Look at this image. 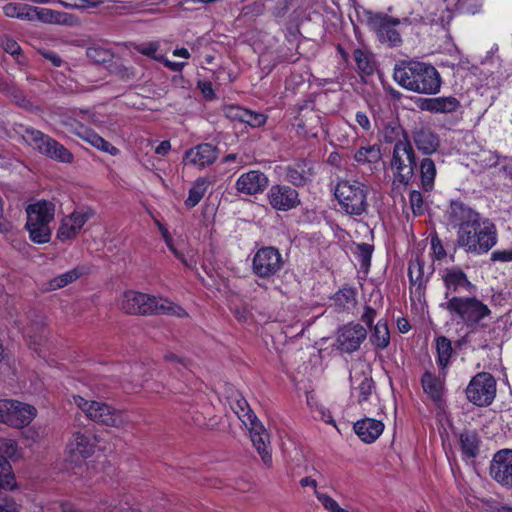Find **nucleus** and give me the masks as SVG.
I'll return each mask as SVG.
<instances>
[{
  "label": "nucleus",
  "instance_id": "obj_1",
  "mask_svg": "<svg viewBox=\"0 0 512 512\" xmlns=\"http://www.w3.org/2000/svg\"><path fill=\"white\" fill-rule=\"evenodd\" d=\"M448 224L458 228L456 243L467 253L485 254L497 243L494 223L460 201H452L446 211Z\"/></svg>",
  "mask_w": 512,
  "mask_h": 512
},
{
  "label": "nucleus",
  "instance_id": "obj_2",
  "mask_svg": "<svg viewBox=\"0 0 512 512\" xmlns=\"http://www.w3.org/2000/svg\"><path fill=\"white\" fill-rule=\"evenodd\" d=\"M393 78L403 88L419 94H436L441 88L439 72L424 62H402L394 68Z\"/></svg>",
  "mask_w": 512,
  "mask_h": 512
},
{
  "label": "nucleus",
  "instance_id": "obj_3",
  "mask_svg": "<svg viewBox=\"0 0 512 512\" xmlns=\"http://www.w3.org/2000/svg\"><path fill=\"white\" fill-rule=\"evenodd\" d=\"M120 309L131 315H173L179 318L187 316L186 311L168 299L129 290L123 293Z\"/></svg>",
  "mask_w": 512,
  "mask_h": 512
},
{
  "label": "nucleus",
  "instance_id": "obj_4",
  "mask_svg": "<svg viewBox=\"0 0 512 512\" xmlns=\"http://www.w3.org/2000/svg\"><path fill=\"white\" fill-rule=\"evenodd\" d=\"M230 406L237 417L249 430L253 446L260 455L262 462L266 466H271V444L270 437L263 424L258 420L256 414L250 408L246 399L235 394L230 398Z\"/></svg>",
  "mask_w": 512,
  "mask_h": 512
},
{
  "label": "nucleus",
  "instance_id": "obj_5",
  "mask_svg": "<svg viewBox=\"0 0 512 512\" xmlns=\"http://www.w3.org/2000/svg\"><path fill=\"white\" fill-rule=\"evenodd\" d=\"M453 319H459L467 327L475 328L491 315V310L477 297L452 296L447 302L441 304Z\"/></svg>",
  "mask_w": 512,
  "mask_h": 512
},
{
  "label": "nucleus",
  "instance_id": "obj_6",
  "mask_svg": "<svg viewBox=\"0 0 512 512\" xmlns=\"http://www.w3.org/2000/svg\"><path fill=\"white\" fill-rule=\"evenodd\" d=\"M55 206L52 202L42 200L30 204L26 208V229L34 243L44 244L50 241L52 229L50 223L54 219Z\"/></svg>",
  "mask_w": 512,
  "mask_h": 512
},
{
  "label": "nucleus",
  "instance_id": "obj_7",
  "mask_svg": "<svg viewBox=\"0 0 512 512\" xmlns=\"http://www.w3.org/2000/svg\"><path fill=\"white\" fill-rule=\"evenodd\" d=\"M72 402L92 421L97 424L122 428L129 423L127 414L111 405L95 400H87L80 395H73Z\"/></svg>",
  "mask_w": 512,
  "mask_h": 512
},
{
  "label": "nucleus",
  "instance_id": "obj_8",
  "mask_svg": "<svg viewBox=\"0 0 512 512\" xmlns=\"http://www.w3.org/2000/svg\"><path fill=\"white\" fill-rule=\"evenodd\" d=\"M369 187L357 180H341L335 196L341 208L351 216H360L367 211Z\"/></svg>",
  "mask_w": 512,
  "mask_h": 512
},
{
  "label": "nucleus",
  "instance_id": "obj_9",
  "mask_svg": "<svg viewBox=\"0 0 512 512\" xmlns=\"http://www.w3.org/2000/svg\"><path fill=\"white\" fill-rule=\"evenodd\" d=\"M417 167L416 155L409 137H404L394 144L391 169L399 183L408 185Z\"/></svg>",
  "mask_w": 512,
  "mask_h": 512
},
{
  "label": "nucleus",
  "instance_id": "obj_10",
  "mask_svg": "<svg viewBox=\"0 0 512 512\" xmlns=\"http://www.w3.org/2000/svg\"><path fill=\"white\" fill-rule=\"evenodd\" d=\"M23 139L33 149L55 161L71 163L73 160V155L68 149L40 130L26 128Z\"/></svg>",
  "mask_w": 512,
  "mask_h": 512
},
{
  "label": "nucleus",
  "instance_id": "obj_11",
  "mask_svg": "<svg viewBox=\"0 0 512 512\" xmlns=\"http://www.w3.org/2000/svg\"><path fill=\"white\" fill-rule=\"evenodd\" d=\"M367 23L381 43L387 44L389 47H398L402 44V38L396 27L401 23H408V18L401 20L384 13L368 12Z\"/></svg>",
  "mask_w": 512,
  "mask_h": 512
},
{
  "label": "nucleus",
  "instance_id": "obj_12",
  "mask_svg": "<svg viewBox=\"0 0 512 512\" xmlns=\"http://www.w3.org/2000/svg\"><path fill=\"white\" fill-rule=\"evenodd\" d=\"M496 380L488 372H479L472 377L465 393L469 402L479 407H487L496 397Z\"/></svg>",
  "mask_w": 512,
  "mask_h": 512
},
{
  "label": "nucleus",
  "instance_id": "obj_13",
  "mask_svg": "<svg viewBox=\"0 0 512 512\" xmlns=\"http://www.w3.org/2000/svg\"><path fill=\"white\" fill-rule=\"evenodd\" d=\"M284 266V259L280 251L273 246L258 249L252 258V272L261 279L270 280L277 275Z\"/></svg>",
  "mask_w": 512,
  "mask_h": 512
},
{
  "label": "nucleus",
  "instance_id": "obj_14",
  "mask_svg": "<svg viewBox=\"0 0 512 512\" xmlns=\"http://www.w3.org/2000/svg\"><path fill=\"white\" fill-rule=\"evenodd\" d=\"M18 457V446L15 440L0 438V488L13 490L16 488L15 476L8 458Z\"/></svg>",
  "mask_w": 512,
  "mask_h": 512
},
{
  "label": "nucleus",
  "instance_id": "obj_15",
  "mask_svg": "<svg viewBox=\"0 0 512 512\" xmlns=\"http://www.w3.org/2000/svg\"><path fill=\"white\" fill-rule=\"evenodd\" d=\"M489 474L501 486L512 488V449H501L493 455Z\"/></svg>",
  "mask_w": 512,
  "mask_h": 512
},
{
  "label": "nucleus",
  "instance_id": "obj_16",
  "mask_svg": "<svg viewBox=\"0 0 512 512\" xmlns=\"http://www.w3.org/2000/svg\"><path fill=\"white\" fill-rule=\"evenodd\" d=\"M270 206L277 211H289L300 204L297 190L288 186L275 184L267 192Z\"/></svg>",
  "mask_w": 512,
  "mask_h": 512
},
{
  "label": "nucleus",
  "instance_id": "obj_17",
  "mask_svg": "<svg viewBox=\"0 0 512 512\" xmlns=\"http://www.w3.org/2000/svg\"><path fill=\"white\" fill-rule=\"evenodd\" d=\"M442 279L446 289L445 298L447 299H449L450 294L470 293L475 289V285L459 267L446 268L443 271Z\"/></svg>",
  "mask_w": 512,
  "mask_h": 512
},
{
  "label": "nucleus",
  "instance_id": "obj_18",
  "mask_svg": "<svg viewBox=\"0 0 512 512\" xmlns=\"http://www.w3.org/2000/svg\"><path fill=\"white\" fill-rule=\"evenodd\" d=\"M367 331L360 324H348L338 331L337 342L339 348L347 353L356 351L366 339Z\"/></svg>",
  "mask_w": 512,
  "mask_h": 512
},
{
  "label": "nucleus",
  "instance_id": "obj_19",
  "mask_svg": "<svg viewBox=\"0 0 512 512\" xmlns=\"http://www.w3.org/2000/svg\"><path fill=\"white\" fill-rule=\"evenodd\" d=\"M218 149L209 143L199 144L185 152L183 161L185 164L203 169L212 165L218 158Z\"/></svg>",
  "mask_w": 512,
  "mask_h": 512
},
{
  "label": "nucleus",
  "instance_id": "obj_20",
  "mask_svg": "<svg viewBox=\"0 0 512 512\" xmlns=\"http://www.w3.org/2000/svg\"><path fill=\"white\" fill-rule=\"evenodd\" d=\"M91 216L92 213L88 210H78L63 218L57 231V238L62 242L75 238Z\"/></svg>",
  "mask_w": 512,
  "mask_h": 512
},
{
  "label": "nucleus",
  "instance_id": "obj_21",
  "mask_svg": "<svg viewBox=\"0 0 512 512\" xmlns=\"http://www.w3.org/2000/svg\"><path fill=\"white\" fill-rule=\"evenodd\" d=\"M268 177L259 170H251L243 173L236 181L235 188L245 195L262 193L268 186Z\"/></svg>",
  "mask_w": 512,
  "mask_h": 512
},
{
  "label": "nucleus",
  "instance_id": "obj_22",
  "mask_svg": "<svg viewBox=\"0 0 512 512\" xmlns=\"http://www.w3.org/2000/svg\"><path fill=\"white\" fill-rule=\"evenodd\" d=\"M12 407H9L6 424L14 428H22L30 424L36 416L35 407L10 399Z\"/></svg>",
  "mask_w": 512,
  "mask_h": 512
},
{
  "label": "nucleus",
  "instance_id": "obj_23",
  "mask_svg": "<svg viewBox=\"0 0 512 512\" xmlns=\"http://www.w3.org/2000/svg\"><path fill=\"white\" fill-rule=\"evenodd\" d=\"M285 170L286 180L297 187L311 182L315 173L313 163L304 159L288 165Z\"/></svg>",
  "mask_w": 512,
  "mask_h": 512
},
{
  "label": "nucleus",
  "instance_id": "obj_24",
  "mask_svg": "<svg viewBox=\"0 0 512 512\" xmlns=\"http://www.w3.org/2000/svg\"><path fill=\"white\" fill-rule=\"evenodd\" d=\"M412 140L418 151L425 155L435 153L440 147V140L436 133L425 126L415 127L412 131Z\"/></svg>",
  "mask_w": 512,
  "mask_h": 512
},
{
  "label": "nucleus",
  "instance_id": "obj_25",
  "mask_svg": "<svg viewBox=\"0 0 512 512\" xmlns=\"http://www.w3.org/2000/svg\"><path fill=\"white\" fill-rule=\"evenodd\" d=\"M67 451L72 461L77 463L89 457L94 452V444L89 435L75 432L67 445Z\"/></svg>",
  "mask_w": 512,
  "mask_h": 512
},
{
  "label": "nucleus",
  "instance_id": "obj_26",
  "mask_svg": "<svg viewBox=\"0 0 512 512\" xmlns=\"http://www.w3.org/2000/svg\"><path fill=\"white\" fill-rule=\"evenodd\" d=\"M421 384L424 392L437 405L441 406L443 402V394L445 391L444 378L426 371L421 377Z\"/></svg>",
  "mask_w": 512,
  "mask_h": 512
},
{
  "label": "nucleus",
  "instance_id": "obj_27",
  "mask_svg": "<svg viewBox=\"0 0 512 512\" xmlns=\"http://www.w3.org/2000/svg\"><path fill=\"white\" fill-rule=\"evenodd\" d=\"M384 424L372 418H364L354 424V431L366 443L374 442L383 432Z\"/></svg>",
  "mask_w": 512,
  "mask_h": 512
},
{
  "label": "nucleus",
  "instance_id": "obj_28",
  "mask_svg": "<svg viewBox=\"0 0 512 512\" xmlns=\"http://www.w3.org/2000/svg\"><path fill=\"white\" fill-rule=\"evenodd\" d=\"M408 274L410 278L411 296L421 301L425 295L426 280L424 279L423 264L419 259L410 262Z\"/></svg>",
  "mask_w": 512,
  "mask_h": 512
},
{
  "label": "nucleus",
  "instance_id": "obj_29",
  "mask_svg": "<svg viewBox=\"0 0 512 512\" xmlns=\"http://www.w3.org/2000/svg\"><path fill=\"white\" fill-rule=\"evenodd\" d=\"M460 107V102L453 96L430 98L425 101L424 109L432 113H453Z\"/></svg>",
  "mask_w": 512,
  "mask_h": 512
},
{
  "label": "nucleus",
  "instance_id": "obj_30",
  "mask_svg": "<svg viewBox=\"0 0 512 512\" xmlns=\"http://www.w3.org/2000/svg\"><path fill=\"white\" fill-rule=\"evenodd\" d=\"M31 20L38 19L44 23L50 24H70L69 19L71 15L54 11L48 8L32 7L31 6Z\"/></svg>",
  "mask_w": 512,
  "mask_h": 512
},
{
  "label": "nucleus",
  "instance_id": "obj_31",
  "mask_svg": "<svg viewBox=\"0 0 512 512\" xmlns=\"http://www.w3.org/2000/svg\"><path fill=\"white\" fill-rule=\"evenodd\" d=\"M419 172L423 190L431 191L434 188L437 173L435 162L429 157L423 158L419 165Z\"/></svg>",
  "mask_w": 512,
  "mask_h": 512
},
{
  "label": "nucleus",
  "instance_id": "obj_32",
  "mask_svg": "<svg viewBox=\"0 0 512 512\" xmlns=\"http://www.w3.org/2000/svg\"><path fill=\"white\" fill-rule=\"evenodd\" d=\"M77 135H79L81 138L99 150L107 152L113 156L119 153V150L115 146H113L94 131L84 129L83 132H77Z\"/></svg>",
  "mask_w": 512,
  "mask_h": 512
},
{
  "label": "nucleus",
  "instance_id": "obj_33",
  "mask_svg": "<svg viewBox=\"0 0 512 512\" xmlns=\"http://www.w3.org/2000/svg\"><path fill=\"white\" fill-rule=\"evenodd\" d=\"M460 446L464 456L474 458L479 452V438L476 432L465 430L460 434Z\"/></svg>",
  "mask_w": 512,
  "mask_h": 512
},
{
  "label": "nucleus",
  "instance_id": "obj_34",
  "mask_svg": "<svg viewBox=\"0 0 512 512\" xmlns=\"http://www.w3.org/2000/svg\"><path fill=\"white\" fill-rule=\"evenodd\" d=\"M46 328L43 321H35L23 328L24 336L29 339V344L34 345L33 349L37 351L38 346L45 339Z\"/></svg>",
  "mask_w": 512,
  "mask_h": 512
},
{
  "label": "nucleus",
  "instance_id": "obj_35",
  "mask_svg": "<svg viewBox=\"0 0 512 512\" xmlns=\"http://www.w3.org/2000/svg\"><path fill=\"white\" fill-rule=\"evenodd\" d=\"M436 351H437V363L439 367L444 370L450 361L453 353L452 343L445 336H439L435 339Z\"/></svg>",
  "mask_w": 512,
  "mask_h": 512
},
{
  "label": "nucleus",
  "instance_id": "obj_36",
  "mask_svg": "<svg viewBox=\"0 0 512 512\" xmlns=\"http://www.w3.org/2000/svg\"><path fill=\"white\" fill-rule=\"evenodd\" d=\"M370 340L378 349H385L390 343V333L386 322L379 320L374 326Z\"/></svg>",
  "mask_w": 512,
  "mask_h": 512
},
{
  "label": "nucleus",
  "instance_id": "obj_37",
  "mask_svg": "<svg viewBox=\"0 0 512 512\" xmlns=\"http://www.w3.org/2000/svg\"><path fill=\"white\" fill-rule=\"evenodd\" d=\"M353 57L360 73L365 75L373 74L375 70V63L370 53L362 49H356L353 52Z\"/></svg>",
  "mask_w": 512,
  "mask_h": 512
},
{
  "label": "nucleus",
  "instance_id": "obj_38",
  "mask_svg": "<svg viewBox=\"0 0 512 512\" xmlns=\"http://www.w3.org/2000/svg\"><path fill=\"white\" fill-rule=\"evenodd\" d=\"M381 158L380 148L376 145L361 147L354 154V159L358 163H376Z\"/></svg>",
  "mask_w": 512,
  "mask_h": 512
},
{
  "label": "nucleus",
  "instance_id": "obj_39",
  "mask_svg": "<svg viewBox=\"0 0 512 512\" xmlns=\"http://www.w3.org/2000/svg\"><path fill=\"white\" fill-rule=\"evenodd\" d=\"M7 17L31 20V6L23 3H8L3 7Z\"/></svg>",
  "mask_w": 512,
  "mask_h": 512
},
{
  "label": "nucleus",
  "instance_id": "obj_40",
  "mask_svg": "<svg viewBox=\"0 0 512 512\" xmlns=\"http://www.w3.org/2000/svg\"><path fill=\"white\" fill-rule=\"evenodd\" d=\"M207 190V182L204 179H199L189 190L188 197L185 200L187 208L195 207L203 198Z\"/></svg>",
  "mask_w": 512,
  "mask_h": 512
},
{
  "label": "nucleus",
  "instance_id": "obj_41",
  "mask_svg": "<svg viewBox=\"0 0 512 512\" xmlns=\"http://www.w3.org/2000/svg\"><path fill=\"white\" fill-rule=\"evenodd\" d=\"M132 47L135 51L150 59H153L158 62L160 60H163V55L157 54L158 50L160 49V43L158 41H151L139 44L133 43Z\"/></svg>",
  "mask_w": 512,
  "mask_h": 512
},
{
  "label": "nucleus",
  "instance_id": "obj_42",
  "mask_svg": "<svg viewBox=\"0 0 512 512\" xmlns=\"http://www.w3.org/2000/svg\"><path fill=\"white\" fill-rule=\"evenodd\" d=\"M333 300L339 308H349L356 303V292L353 288L344 287L334 294Z\"/></svg>",
  "mask_w": 512,
  "mask_h": 512
},
{
  "label": "nucleus",
  "instance_id": "obj_43",
  "mask_svg": "<svg viewBox=\"0 0 512 512\" xmlns=\"http://www.w3.org/2000/svg\"><path fill=\"white\" fill-rule=\"evenodd\" d=\"M356 381H359L358 386L354 387V390L358 392V402L367 401L374 389L372 378L362 374L356 378Z\"/></svg>",
  "mask_w": 512,
  "mask_h": 512
},
{
  "label": "nucleus",
  "instance_id": "obj_44",
  "mask_svg": "<svg viewBox=\"0 0 512 512\" xmlns=\"http://www.w3.org/2000/svg\"><path fill=\"white\" fill-rule=\"evenodd\" d=\"M80 276L81 272L78 269L67 271L53 278L49 283V288L52 290L63 288L66 285L77 280Z\"/></svg>",
  "mask_w": 512,
  "mask_h": 512
},
{
  "label": "nucleus",
  "instance_id": "obj_45",
  "mask_svg": "<svg viewBox=\"0 0 512 512\" xmlns=\"http://www.w3.org/2000/svg\"><path fill=\"white\" fill-rule=\"evenodd\" d=\"M408 137L404 129L396 123L388 124L383 129V139L386 143H395Z\"/></svg>",
  "mask_w": 512,
  "mask_h": 512
},
{
  "label": "nucleus",
  "instance_id": "obj_46",
  "mask_svg": "<svg viewBox=\"0 0 512 512\" xmlns=\"http://www.w3.org/2000/svg\"><path fill=\"white\" fill-rule=\"evenodd\" d=\"M144 374V368L142 366L136 365L131 367L129 378L125 379V383L128 385L126 387L130 391H135L138 388H141L144 383V379H142Z\"/></svg>",
  "mask_w": 512,
  "mask_h": 512
},
{
  "label": "nucleus",
  "instance_id": "obj_47",
  "mask_svg": "<svg viewBox=\"0 0 512 512\" xmlns=\"http://www.w3.org/2000/svg\"><path fill=\"white\" fill-rule=\"evenodd\" d=\"M86 55L97 64L109 62L112 58V54L109 50L98 46L89 47L86 51Z\"/></svg>",
  "mask_w": 512,
  "mask_h": 512
},
{
  "label": "nucleus",
  "instance_id": "obj_48",
  "mask_svg": "<svg viewBox=\"0 0 512 512\" xmlns=\"http://www.w3.org/2000/svg\"><path fill=\"white\" fill-rule=\"evenodd\" d=\"M297 127L304 133L309 134L311 133L313 136L316 135V133H313L312 126L313 124H317L319 122L318 117L315 115V113L312 110L307 111L302 117L298 118Z\"/></svg>",
  "mask_w": 512,
  "mask_h": 512
},
{
  "label": "nucleus",
  "instance_id": "obj_49",
  "mask_svg": "<svg viewBox=\"0 0 512 512\" xmlns=\"http://www.w3.org/2000/svg\"><path fill=\"white\" fill-rule=\"evenodd\" d=\"M373 246L367 243L357 245L356 256L362 268L367 269L371 264Z\"/></svg>",
  "mask_w": 512,
  "mask_h": 512
},
{
  "label": "nucleus",
  "instance_id": "obj_50",
  "mask_svg": "<svg viewBox=\"0 0 512 512\" xmlns=\"http://www.w3.org/2000/svg\"><path fill=\"white\" fill-rule=\"evenodd\" d=\"M409 204L414 216H420L424 213L425 204L421 192L412 190L409 194Z\"/></svg>",
  "mask_w": 512,
  "mask_h": 512
},
{
  "label": "nucleus",
  "instance_id": "obj_51",
  "mask_svg": "<svg viewBox=\"0 0 512 512\" xmlns=\"http://www.w3.org/2000/svg\"><path fill=\"white\" fill-rule=\"evenodd\" d=\"M243 118L244 123L251 127H260L266 122V116L264 114L256 113L248 109L245 110Z\"/></svg>",
  "mask_w": 512,
  "mask_h": 512
},
{
  "label": "nucleus",
  "instance_id": "obj_52",
  "mask_svg": "<svg viewBox=\"0 0 512 512\" xmlns=\"http://www.w3.org/2000/svg\"><path fill=\"white\" fill-rule=\"evenodd\" d=\"M0 44L5 52L17 57L21 53L20 45L12 38L5 36L0 38Z\"/></svg>",
  "mask_w": 512,
  "mask_h": 512
},
{
  "label": "nucleus",
  "instance_id": "obj_53",
  "mask_svg": "<svg viewBox=\"0 0 512 512\" xmlns=\"http://www.w3.org/2000/svg\"><path fill=\"white\" fill-rule=\"evenodd\" d=\"M315 494L319 502L330 512H334L339 507V504L329 495L317 491Z\"/></svg>",
  "mask_w": 512,
  "mask_h": 512
},
{
  "label": "nucleus",
  "instance_id": "obj_54",
  "mask_svg": "<svg viewBox=\"0 0 512 512\" xmlns=\"http://www.w3.org/2000/svg\"><path fill=\"white\" fill-rule=\"evenodd\" d=\"M491 260L493 262H511L512 261V249L510 250H502V251H494L491 254Z\"/></svg>",
  "mask_w": 512,
  "mask_h": 512
},
{
  "label": "nucleus",
  "instance_id": "obj_55",
  "mask_svg": "<svg viewBox=\"0 0 512 512\" xmlns=\"http://www.w3.org/2000/svg\"><path fill=\"white\" fill-rule=\"evenodd\" d=\"M431 246H432L433 253L435 254L437 259H442L445 257V255H446L445 249L441 243V240L437 236L432 237Z\"/></svg>",
  "mask_w": 512,
  "mask_h": 512
},
{
  "label": "nucleus",
  "instance_id": "obj_56",
  "mask_svg": "<svg viewBox=\"0 0 512 512\" xmlns=\"http://www.w3.org/2000/svg\"><path fill=\"white\" fill-rule=\"evenodd\" d=\"M377 315L375 309L370 306H365L364 313L361 316V320L368 326H372L374 319Z\"/></svg>",
  "mask_w": 512,
  "mask_h": 512
},
{
  "label": "nucleus",
  "instance_id": "obj_57",
  "mask_svg": "<svg viewBox=\"0 0 512 512\" xmlns=\"http://www.w3.org/2000/svg\"><path fill=\"white\" fill-rule=\"evenodd\" d=\"M198 87L206 99H213L215 97L214 90H213L212 84L210 82L199 81Z\"/></svg>",
  "mask_w": 512,
  "mask_h": 512
},
{
  "label": "nucleus",
  "instance_id": "obj_58",
  "mask_svg": "<svg viewBox=\"0 0 512 512\" xmlns=\"http://www.w3.org/2000/svg\"><path fill=\"white\" fill-rule=\"evenodd\" d=\"M164 360L168 363H172V364H180L182 365L183 367L187 368L188 367V361L185 359V358H182L172 352H167L165 355H164Z\"/></svg>",
  "mask_w": 512,
  "mask_h": 512
},
{
  "label": "nucleus",
  "instance_id": "obj_59",
  "mask_svg": "<svg viewBox=\"0 0 512 512\" xmlns=\"http://www.w3.org/2000/svg\"><path fill=\"white\" fill-rule=\"evenodd\" d=\"M245 108H242V107H239V106H232L229 108V111H228V116L232 119V120H238L240 122H243L244 123V113H245Z\"/></svg>",
  "mask_w": 512,
  "mask_h": 512
},
{
  "label": "nucleus",
  "instance_id": "obj_60",
  "mask_svg": "<svg viewBox=\"0 0 512 512\" xmlns=\"http://www.w3.org/2000/svg\"><path fill=\"white\" fill-rule=\"evenodd\" d=\"M480 162L484 167H493L498 164V157L492 152H487L483 154V159H480Z\"/></svg>",
  "mask_w": 512,
  "mask_h": 512
},
{
  "label": "nucleus",
  "instance_id": "obj_61",
  "mask_svg": "<svg viewBox=\"0 0 512 512\" xmlns=\"http://www.w3.org/2000/svg\"><path fill=\"white\" fill-rule=\"evenodd\" d=\"M159 62L163 63V65L174 71V72H180L182 71V69L184 68V66L186 65L185 62H173V61H170L168 59H166L164 56H163V60H160Z\"/></svg>",
  "mask_w": 512,
  "mask_h": 512
},
{
  "label": "nucleus",
  "instance_id": "obj_62",
  "mask_svg": "<svg viewBox=\"0 0 512 512\" xmlns=\"http://www.w3.org/2000/svg\"><path fill=\"white\" fill-rule=\"evenodd\" d=\"M356 122L361 128H363L366 131H368L371 128L370 120L366 113L364 112L359 111L356 113Z\"/></svg>",
  "mask_w": 512,
  "mask_h": 512
},
{
  "label": "nucleus",
  "instance_id": "obj_63",
  "mask_svg": "<svg viewBox=\"0 0 512 512\" xmlns=\"http://www.w3.org/2000/svg\"><path fill=\"white\" fill-rule=\"evenodd\" d=\"M9 407H12L10 399H0V422L4 424H6V417Z\"/></svg>",
  "mask_w": 512,
  "mask_h": 512
},
{
  "label": "nucleus",
  "instance_id": "obj_64",
  "mask_svg": "<svg viewBox=\"0 0 512 512\" xmlns=\"http://www.w3.org/2000/svg\"><path fill=\"white\" fill-rule=\"evenodd\" d=\"M171 150V144L168 140L162 141L155 149V153L158 155H166Z\"/></svg>",
  "mask_w": 512,
  "mask_h": 512
}]
</instances>
